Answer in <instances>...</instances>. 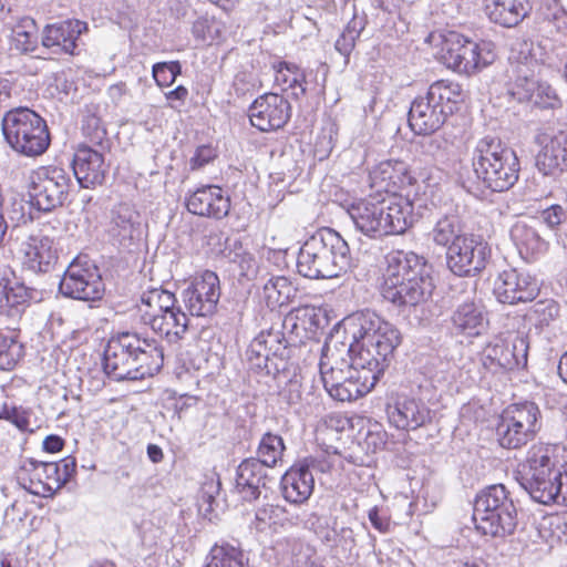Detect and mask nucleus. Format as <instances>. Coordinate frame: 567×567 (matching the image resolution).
Instances as JSON below:
<instances>
[{
  "label": "nucleus",
  "mask_w": 567,
  "mask_h": 567,
  "mask_svg": "<svg viewBox=\"0 0 567 567\" xmlns=\"http://www.w3.org/2000/svg\"><path fill=\"white\" fill-rule=\"evenodd\" d=\"M380 291L395 307H415L426 301L434 289L432 267L413 251L394 250L386 255Z\"/></svg>",
  "instance_id": "f257e3e1"
},
{
  "label": "nucleus",
  "mask_w": 567,
  "mask_h": 567,
  "mask_svg": "<svg viewBox=\"0 0 567 567\" xmlns=\"http://www.w3.org/2000/svg\"><path fill=\"white\" fill-rule=\"evenodd\" d=\"M163 363L164 349L158 341L133 331L113 336L103 354L104 372L115 381L153 377Z\"/></svg>",
  "instance_id": "f03ea898"
},
{
  "label": "nucleus",
  "mask_w": 567,
  "mask_h": 567,
  "mask_svg": "<svg viewBox=\"0 0 567 567\" xmlns=\"http://www.w3.org/2000/svg\"><path fill=\"white\" fill-rule=\"evenodd\" d=\"M409 195L370 194L350 203L346 210L355 230L369 238L402 235L414 223V206Z\"/></svg>",
  "instance_id": "7ed1b4c3"
},
{
  "label": "nucleus",
  "mask_w": 567,
  "mask_h": 567,
  "mask_svg": "<svg viewBox=\"0 0 567 567\" xmlns=\"http://www.w3.org/2000/svg\"><path fill=\"white\" fill-rule=\"evenodd\" d=\"M352 265L348 243L331 228H321L300 247L297 271L309 279L334 278Z\"/></svg>",
  "instance_id": "20e7f679"
},
{
  "label": "nucleus",
  "mask_w": 567,
  "mask_h": 567,
  "mask_svg": "<svg viewBox=\"0 0 567 567\" xmlns=\"http://www.w3.org/2000/svg\"><path fill=\"white\" fill-rule=\"evenodd\" d=\"M462 84L453 80L433 82L424 94L417 95L409 110V125L417 135H431L458 111L465 100Z\"/></svg>",
  "instance_id": "39448f33"
},
{
  "label": "nucleus",
  "mask_w": 567,
  "mask_h": 567,
  "mask_svg": "<svg viewBox=\"0 0 567 567\" xmlns=\"http://www.w3.org/2000/svg\"><path fill=\"white\" fill-rule=\"evenodd\" d=\"M476 179L492 192L511 189L518 181L520 164L516 152L496 136H484L472 152Z\"/></svg>",
  "instance_id": "423d86ee"
},
{
  "label": "nucleus",
  "mask_w": 567,
  "mask_h": 567,
  "mask_svg": "<svg viewBox=\"0 0 567 567\" xmlns=\"http://www.w3.org/2000/svg\"><path fill=\"white\" fill-rule=\"evenodd\" d=\"M473 520L485 536L506 537L515 532L517 511L505 485L487 486L476 495Z\"/></svg>",
  "instance_id": "0eeeda50"
},
{
  "label": "nucleus",
  "mask_w": 567,
  "mask_h": 567,
  "mask_svg": "<svg viewBox=\"0 0 567 567\" xmlns=\"http://www.w3.org/2000/svg\"><path fill=\"white\" fill-rule=\"evenodd\" d=\"M554 445L537 443L529 447L519 472V484L535 501L551 504L554 486L560 477L561 467Z\"/></svg>",
  "instance_id": "6e6552de"
},
{
  "label": "nucleus",
  "mask_w": 567,
  "mask_h": 567,
  "mask_svg": "<svg viewBox=\"0 0 567 567\" xmlns=\"http://www.w3.org/2000/svg\"><path fill=\"white\" fill-rule=\"evenodd\" d=\"M4 141L17 153L35 157L50 145V133L45 121L28 107L12 109L2 117Z\"/></svg>",
  "instance_id": "1a4fd4ad"
},
{
  "label": "nucleus",
  "mask_w": 567,
  "mask_h": 567,
  "mask_svg": "<svg viewBox=\"0 0 567 567\" xmlns=\"http://www.w3.org/2000/svg\"><path fill=\"white\" fill-rule=\"evenodd\" d=\"M542 427V412L532 401L509 404L496 426L498 443L504 449H519L534 440Z\"/></svg>",
  "instance_id": "9d476101"
},
{
  "label": "nucleus",
  "mask_w": 567,
  "mask_h": 567,
  "mask_svg": "<svg viewBox=\"0 0 567 567\" xmlns=\"http://www.w3.org/2000/svg\"><path fill=\"white\" fill-rule=\"evenodd\" d=\"M495 56L491 42H477L456 31L443 35L442 60L454 72L473 74L492 64Z\"/></svg>",
  "instance_id": "9b49d317"
},
{
  "label": "nucleus",
  "mask_w": 567,
  "mask_h": 567,
  "mask_svg": "<svg viewBox=\"0 0 567 567\" xmlns=\"http://www.w3.org/2000/svg\"><path fill=\"white\" fill-rule=\"evenodd\" d=\"M344 332L350 340H364L371 349L379 351L381 360H392L401 343V333L395 326L374 312H357L344 321Z\"/></svg>",
  "instance_id": "f8f14e48"
},
{
  "label": "nucleus",
  "mask_w": 567,
  "mask_h": 567,
  "mask_svg": "<svg viewBox=\"0 0 567 567\" xmlns=\"http://www.w3.org/2000/svg\"><path fill=\"white\" fill-rule=\"evenodd\" d=\"M330 347L326 342L321 348L319 362L320 380L327 393L334 401L351 402L367 393L374 383L364 377L351 362L342 367H333L329 359Z\"/></svg>",
  "instance_id": "ddd939ff"
},
{
  "label": "nucleus",
  "mask_w": 567,
  "mask_h": 567,
  "mask_svg": "<svg viewBox=\"0 0 567 567\" xmlns=\"http://www.w3.org/2000/svg\"><path fill=\"white\" fill-rule=\"evenodd\" d=\"M71 186L68 172L59 166H41L30 175L29 205L38 213H50L64 204Z\"/></svg>",
  "instance_id": "4468645a"
},
{
  "label": "nucleus",
  "mask_w": 567,
  "mask_h": 567,
  "mask_svg": "<svg viewBox=\"0 0 567 567\" xmlns=\"http://www.w3.org/2000/svg\"><path fill=\"white\" fill-rule=\"evenodd\" d=\"M59 290L72 299L96 301L103 297L104 286L96 265L86 256H79L64 271Z\"/></svg>",
  "instance_id": "2eb2a0df"
},
{
  "label": "nucleus",
  "mask_w": 567,
  "mask_h": 567,
  "mask_svg": "<svg viewBox=\"0 0 567 567\" xmlns=\"http://www.w3.org/2000/svg\"><path fill=\"white\" fill-rule=\"evenodd\" d=\"M491 257V247L480 235L464 234L449 246L446 264L460 277H472L485 269Z\"/></svg>",
  "instance_id": "dca6fc26"
},
{
  "label": "nucleus",
  "mask_w": 567,
  "mask_h": 567,
  "mask_svg": "<svg viewBox=\"0 0 567 567\" xmlns=\"http://www.w3.org/2000/svg\"><path fill=\"white\" fill-rule=\"evenodd\" d=\"M529 342L527 336L517 333L509 338H494L481 352L483 367L496 374L527 364Z\"/></svg>",
  "instance_id": "f3484780"
},
{
  "label": "nucleus",
  "mask_w": 567,
  "mask_h": 567,
  "mask_svg": "<svg viewBox=\"0 0 567 567\" xmlns=\"http://www.w3.org/2000/svg\"><path fill=\"white\" fill-rule=\"evenodd\" d=\"M330 467L324 457L309 456L296 462L281 477L285 499L292 504L306 502L313 492L315 474L326 473Z\"/></svg>",
  "instance_id": "a211bd4d"
},
{
  "label": "nucleus",
  "mask_w": 567,
  "mask_h": 567,
  "mask_svg": "<svg viewBox=\"0 0 567 567\" xmlns=\"http://www.w3.org/2000/svg\"><path fill=\"white\" fill-rule=\"evenodd\" d=\"M285 338L274 329L261 331L246 350V361L251 371L259 374H271L279 370L277 359L286 350Z\"/></svg>",
  "instance_id": "6ab92c4d"
},
{
  "label": "nucleus",
  "mask_w": 567,
  "mask_h": 567,
  "mask_svg": "<svg viewBox=\"0 0 567 567\" xmlns=\"http://www.w3.org/2000/svg\"><path fill=\"white\" fill-rule=\"evenodd\" d=\"M182 298L190 316H212L215 313L220 298L218 276L210 270L204 271L183 290Z\"/></svg>",
  "instance_id": "aec40b11"
},
{
  "label": "nucleus",
  "mask_w": 567,
  "mask_h": 567,
  "mask_svg": "<svg viewBox=\"0 0 567 567\" xmlns=\"http://www.w3.org/2000/svg\"><path fill=\"white\" fill-rule=\"evenodd\" d=\"M19 485L32 495L49 497L61 488L56 462L23 461L17 472Z\"/></svg>",
  "instance_id": "412c9836"
},
{
  "label": "nucleus",
  "mask_w": 567,
  "mask_h": 567,
  "mask_svg": "<svg viewBox=\"0 0 567 567\" xmlns=\"http://www.w3.org/2000/svg\"><path fill=\"white\" fill-rule=\"evenodd\" d=\"M250 124L260 132L284 127L291 117V105L277 93H265L257 97L248 110Z\"/></svg>",
  "instance_id": "4be33fe9"
},
{
  "label": "nucleus",
  "mask_w": 567,
  "mask_h": 567,
  "mask_svg": "<svg viewBox=\"0 0 567 567\" xmlns=\"http://www.w3.org/2000/svg\"><path fill=\"white\" fill-rule=\"evenodd\" d=\"M493 292L498 302L516 305L533 301L539 293V285L529 274L508 268L498 274Z\"/></svg>",
  "instance_id": "5701e85b"
},
{
  "label": "nucleus",
  "mask_w": 567,
  "mask_h": 567,
  "mask_svg": "<svg viewBox=\"0 0 567 567\" xmlns=\"http://www.w3.org/2000/svg\"><path fill=\"white\" fill-rule=\"evenodd\" d=\"M415 178L412 176L405 162L398 159L382 161L369 172V186L375 195H398L396 189L412 186Z\"/></svg>",
  "instance_id": "b1692460"
},
{
  "label": "nucleus",
  "mask_w": 567,
  "mask_h": 567,
  "mask_svg": "<svg viewBox=\"0 0 567 567\" xmlns=\"http://www.w3.org/2000/svg\"><path fill=\"white\" fill-rule=\"evenodd\" d=\"M72 169L82 188H94L104 183L109 165L100 151L86 144H80L73 154Z\"/></svg>",
  "instance_id": "393cba45"
},
{
  "label": "nucleus",
  "mask_w": 567,
  "mask_h": 567,
  "mask_svg": "<svg viewBox=\"0 0 567 567\" xmlns=\"http://www.w3.org/2000/svg\"><path fill=\"white\" fill-rule=\"evenodd\" d=\"M87 24L78 19H66L47 24L42 31V45L56 54L74 55L78 41Z\"/></svg>",
  "instance_id": "a878e982"
},
{
  "label": "nucleus",
  "mask_w": 567,
  "mask_h": 567,
  "mask_svg": "<svg viewBox=\"0 0 567 567\" xmlns=\"http://www.w3.org/2000/svg\"><path fill=\"white\" fill-rule=\"evenodd\" d=\"M186 207L194 215L220 220L229 214L230 197L221 187L206 185L188 195Z\"/></svg>",
  "instance_id": "bb28decb"
},
{
  "label": "nucleus",
  "mask_w": 567,
  "mask_h": 567,
  "mask_svg": "<svg viewBox=\"0 0 567 567\" xmlns=\"http://www.w3.org/2000/svg\"><path fill=\"white\" fill-rule=\"evenodd\" d=\"M388 417L399 430L414 431L425 426L432 420V411L420 399L400 396L393 404H388Z\"/></svg>",
  "instance_id": "cd10ccee"
},
{
  "label": "nucleus",
  "mask_w": 567,
  "mask_h": 567,
  "mask_svg": "<svg viewBox=\"0 0 567 567\" xmlns=\"http://www.w3.org/2000/svg\"><path fill=\"white\" fill-rule=\"evenodd\" d=\"M23 265L33 272H49L58 261V249L53 238L34 234L21 244Z\"/></svg>",
  "instance_id": "c85d7f7f"
},
{
  "label": "nucleus",
  "mask_w": 567,
  "mask_h": 567,
  "mask_svg": "<svg viewBox=\"0 0 567 567\" xmlns=\"http://www.w3.org/2000/svg\"><path fill=\"white\" fill-rule=\"evenodd\" d=\"M508 61L516 74V85L535 76L544 62V52L539 44L529 39L516 38L511 43Z\"/></svg>",
  "instance_id": "c756f323"
},
{
  "label": "nucleus",
  "mask_w": 567,
  "mask_h": 567,
  "mask_svg": "<svg viewBox=\"0 0 567 567\" xmlns=\"http://www.w3.org/2000/svg\"><path fill=\"white\" fill-rule=\"evenodd\" d=\"M487 326L485 307L475 298H467L458 303L451 315V329L455 334L478 337Z\"/></svg>",
  "instance_id": "7c9ffc66"
},
{
  "label": "nucleus",
  "mask_w": 567,
  "mask_h": 567,
  "mask_svg": "<svg viewBox=\"0 0 567 567\" xmlns=\"http://www.w3.org/2000/svg\"><path fill=\"white\" fill-rule=\"evenodd\" d=\"M269 481L267 468L255 460L248 457L240 462L236 471L235 492L245 502H252L259 498L261 489Z\"/></svg>",
  "instance_id": "2f4dec72"
},
{
  "label": "nucleus",
  "mask_w": 567,
  "mask_h": 567,
  "mask_svg": "<svg viewBox=\"0 0 567 567\" xmlns=\"http://www.w3.org/2000/svg\"><path fill=\"white\" fill-rule=\"evenodd\" d=\"M536 166L539 173L554 179L567 171V132L550 137L538 153Z\"/></svg>",
  "instance_id": "473e14b6"
},
{
  "label": "nucleus",
  "mask_w": 567,
  "mask_h": 567,
  "mask_svg": "<svg viewBox=\"0 0 567 567\" xmlns=\"http://www.w3.org/2000/svg\"><path fill=\"white\" fill-rule=\"evenodd\" d=\"M485 13L491 22L515 28L526 19L533 7L530 0H485Z\"/></svg>",
  "instance_id": "72a5a7b5"
},
{
  "label": "nucleus",
  "mask_w": 567,
  "mask_h": 567,
  "mask_svg": "<svg viewBox=\"0 0 567 567\" xmlns=\"http://www.w3.org/2000/svg\"><path fill=\"white\" fill-rule=\"evenodd\" d=\"M348 353L350 362L374 384H377L391 362L390 360H381L379 351L371 349L367 341L362 339L351 340Z\"/></svg>",
  "instance_id": "f704fd0d"
},
{
  "label": "nucleus",
  "mask_w": 567,
  "mask_h": 567,
  "mask_svg": "<svg viewBox=\"0 0 567 567\" xmlns=\"http://www.w3.org/2000/svg\"><path fill=\"white\" fill-rule=\"evenodd\" d=\"M509 235L520 257L527 261L547 251L548 243L534 227L524 221H516L512 226Z\"/></svg>",
  "instance_id": "c9c22d12"
},
{
  "label": "nucleus",
  "mask_w": 567,
  "mask_h": 567,
  "mask_svg": "<svg viewBox=\"0 0 567 567\" xmlns=\"http://www.w3.org/2000/svg\"><path fill=\"white\" fill-rule=\"evenodd\" d=\"M33 289L20 282L10 280L0 281V315L19 317L28 301L33 297Z\"/></svg>",
  "instance_id": "e433bc0d"
},
{
  "label": "nucleus",
  "mask_w": 567,
  "mask_h": 567,
  "mask_svg": "<svg viewBox=\"0 0 567 567\" xmlns=\"http://www.w3.org/2000/svg\"><path fill=\"white\" fill-rule=\"evenodd\" d=\"M516 86L523 89V92H513V95H517L519 101H532L536 106L544 110H555L561 105V101L556 93V90L548 83L537 82L535 76H530L528 80L519 82V85Z\"/></svg>",
  "instance_id": "4c0bfd02"
},
{
  "label": "nucleus",
  "mask_w": 567,
  "mask_h": 567,
  "mask_svg": "<svg viewBox=\"0 0 567 567\" xmlns=\"http://www.w3.org/2000/svg\"><path fill=\"white\" fill-rule=\"evenodd\" d=\"M189 319L187 315L181 310H174L168 315H163L162 318L153 316V320L148 322L152 331L168 343H177L182 340L188 329Z\"/></svg>",
  "instance_id": "58836bf2"
},
{
  "label": "nucleus",
  "mask_w": 567,
  "mask_h": 567,
  "mask_svg": "<svg viewBox=\"0 0 567 567\" xmlns=\"http://www.w3.org/2000/svg\"><path fill=\"white\" fill-rule=\"evenodd\" d=\"M140 226V213L131 204L121 203L111 210L110 233L113 236L133 238Z\"/></svg>",
  "instance_id": "ea45409f"
},
{
  "label": "nucleus",
  "mask_w": 567,
  "mask_h": 567,
  "mask_svg": "<svg viewBox=\"0 0 567 567\" xmlns=\"http://www.w3.org/2000/svg\"><path fill=\"white\" fill-rule=\"evenodd\" d=\"M275 68V82L284 92H289L295 99L306 93L305 73L293 63L279 62Z\"/></svg>",
  "instance_id": "a19ab883"
},
{
  "label": "nucleus",
  "mask_w": 567,
  "mask_h": 567,
  "mask_svg": "<svg viewBox=\"0 0 567 567\" xmlns=\"http://www.w3.org/2000/svg\"><path fill=\"white\" fill-rule=\"evenodd\" d=\"M462 233V223L457 214L445 213L440 215L430 231V236L435 245L446 247L457 241Z\"/></svg>",
  "instance_id": "79ce46f5"
},
{
  "label": "nucleus",
  "mask_w": 567,
  "mask_h": 567,
  "mask_svg": "<svg viewBox=\"0 0 567 567\" xmlns=\"http://www.w3.org/2000/svg\"><path fill=\"white\" fill-rule=\"evenodd\" d=\"M368 24L367 16L364 13H353L351 20L343 28L340 35L334 42V49L344 58V65H348L350 55L353 52L357 41L361 37Z\"/></svg>",
  "instance_id": "37998d69"
},
{
  "label": "nucleus",
  "mask_w": 567,
  "mask_h": 567,
  "mask_svg": "<svg viewBox=\"0 0 567 567\" xmlns=\"http://www.w3.org/2000/svg\"><path fill=\"white\" fill-rule=\"evenodd\" d=\"M205 567H246L248 558L240 547L223 542L215 544L207 556Z\"/></svg>",
  "instance_id": "c03bdc74"
},
{
  "label": "nucleus",
  "mask_w": 567,
  "mask_h": 567,
  "mask_svg": "<svg viewBox=\"0 0 567 567\" xmlns=\"http://www.w3.org/2000/svg\"><path fill=\"white\" fill-rule=\"evenodd\" d=\"M296 295V288L284 276L270 277L262 287V298L271 309L287 305Z\"/></svg>",
  "instance_id": "a18cd8bd"
},
{
  "label": "nucleus",
  "mask_w": 567,
  "mask_h": 567,
  "mask_svg": "<svg viewBox=\"0 0 567 567\" xmlns=\"http://www.w3.org/2000/svg\"><path fill=\"white\" fill-rule=\"evenodd\" d=\"M560 307L554 299L536 301L525 315L527 322L542 332L559 318Z\"/></svg>",
  "instance_id": "49530a36"
},
{
  "label": "nucleus",
  "mask_w": 567,
  "mask_h": 567,
  "mask_svg": "<svg viewBox=\"0 0 567 567\" xmlns=\"http://www.w3.org/2000/svg\"><path fill=\"white\" fill-rule=\"evenodd\" d=\"M286 450L284 439L274 433H265L257 447V457L266 468H272L282 460Z\"/></svg>",
  "instance_id": "de8ad7c7"
},
{
  "label": "nucleus",
  "mask_w": 567,
  "mask_h": 567,
  "mask_svg": "<svg viewBox=\"0 0 567 567\" xmlns=\"http://www.w3.org/2000/svg\"><path fill=\"white\" fill-rule=\"evenodd\" d=\"M173 292L163 288H150L141 295L138 311L142 322L146 326L153 320L154 313L164 303H169Z\"/></svg>",
  "instance_id": "09e8293b"
},
{
  "label": "nucleus",
  "mask_w": 567,
  "mask_h": 567,
  "mask_svg": "<svg viewBox=\"0 0 567 567\" xmlns=\"http://www.w3.org/2000/svg\"><path fill=\"white\" fill-rule=\"evenodd\" d=\"M14 49L22 52H32L38 45L37 24L30 17L22 18L12 30Z\"/></svg>",
  "instance_id": "8fccbe9b"
},
{
  "label": "nucleus",
  "mask_w": 567,
  "mask_h": 567,
  "mask_svg": "<svg viewBox=\"0 0 567 567\" xmlns=\"http://www.w3.org/2000/svg\"><path fill=\"white\" fill-rule=\"evenodd\" d=\"M229 261L237 266L239 275L247 279H252L258 272V261L255 256L245 250L239 243L227 255Z\"/></svg>",
  "instance_id": "3c124183"
},
{
  "label": "nucleus",
  "mask_w": 567,
  "mask_h": 567,
  "mask_svg": "<svg viewBox=\"0 0 567 567\" xmlns=\"http://www.w3.org/2000/svg\"><path fill=\"white\" fill-rule=\"evenodd\" d=\"M22 355V346L13 336L0 333V370H11Z\"/></svg>",
  "instance_id": "603ef678"
},
{
  "label": "nucleus",
  "mask_w": 567,
  "mask_h": 567,
  "mask_svg": "<svg viewBox=\"0 0 567 567\" xmlns=\"http://www.w3.org/2000/svg\"><path fill=\"white\" fill-rule=\"evenodd\" d=\"M181 73L182 65L178 61L157 62L152 68L153 79L159 87H167L174 84Z\"/></svg>",
  "instance_id": "864d4df0"
},
{
  "label": "nucleus",
  "mask_w": 567,
  "mask_h": 567,
  "mask_svg": "<svg viewBox=\"0 0 567 567\" xmlns=\"http://www.w3.org/2000/svg\"><path fill=\"white\" fill-rule=\"evenodd\" d=\"M192 33L200 42H213L220 35L219 24L213 17H199L193 23Z\"/></svg>",
  "instance_id": "5fc2aeb1"
},
{
  "label": "nucleus",
  "mask_w": 567,
  "mask_h": 567,
  "mask_svg": "<svg viewBox=\"0 0 567 567\" xmlns=\"http://www.w3.org/2000/svg\"><path fill=\"white\" fill-rule=\"evenodd\" d=\"M31 411L21 406H12L3 409V417L14 424L22 432H33L34 427L31 425L30 417Z\"/></svg>",
  "instance_id": "6e6d98bb"
},
{
  "label": "nucleus",
  "mask_w": 567,
  "mask_h": 567,
  "mask_svg": "<svg viewBox=\"0 0 567 567\" xmlns=\"http://www.w3.org/2000/svg\"><path fill=\"white\" fill-rule=\"evenodd\" d=\"M303 384L298 378L290 379L280 391V398L291 406H303Z\"/></svg>",
  "instance_id": "4d7b16f0"
},
{
  "label": "nucleus",
  "mask_w": 567,
  "mask_h": 567,
  "mask_svg": "<svg viewBox=\"0 0 567 567\" xmlns=\"http://www.w3.org/2000/svg\"><path fill=\"white\" fill-rule=\"evenodd\" d=\"M259 85L258 79L250 72L237 73L233 82V89L237 96L252 94L259 89Z\"/></svg>",
  "instance_id": "13d9d810"
},
{
  "label": "nucleus",
  "mask_w": 567,
  "mask_h": 567,
  "mask_svg": "<svg viewBox=\"0 0 567 567\" xmlns=\"http://www.w3.org/2000/svg\"><path fill=\"white\" fill-rule=\"evenodd\" d=\"M542 218L549 228H559L567 224V208L555 204L542 212Z\"/></svg>",
  "instance_id": "bf43d9fd"
},
{
  "label": "nucleus",
  "mask_w": 567,
  "mask_h": 567,
  "mask_svg": "<svg viewBox=\"0 0 567 567\" xmlns=\"http://www.w3.org/2000/svg\"><path fill=\"white\" fill-rule=\"evenodd\" d=\"M424 152L434 158L444 157L449 147V142L440 135L430 136L422 144Z\"/></svg>",
  "instance_id": "052dcab7"
},
{
  "label": "nucleus",
  "mask_w": 567,
  "mask_h": 567,
  "mask_svg": "<svg viewBox=\"0 0 567 567\" xmlns=\"http://www.w3.org/2000/svg\"><path fill=\"white\" fill-rule=\"evenodd\" d=\"M217 156L216 150L212 145H200L196 148L189 165L192 169H199Z\"/></svg>",
  "instance_id": "680f3d73"
},
{
  "label": "nucleus",
  "mask_w": 567,
  "mask_h": 567,
  "mask_svg": "<svg viewBox=\"0 0 567 567\" xmlns=\"http://www.w3.org/2000/svg\"><path fill=\"white\" fill-rule=\"evenodd\" d=\"M371 525L380 533H388L391 527L390 518L378 506H373L368 512Z\"/></svg>",
  "instance_id": "e2e57ef3"
},
{
  "label": "nucleus",
  "mask_w": 567,
  "mask_h": 567,
  "mask_svg": "<svg viewBox=\"0 0 567 567\" xmlns=\"http://www.w3.org/2000/svg\"><path fill=\"white\" fill-rule=\"evenodd\" d=\"M56 466H59V476L61 481V487L68 483L76 471V461L73 456H66L60 462H56Z\"/></svg>",
  "instance_id": "0e129e2a"
},
{
  "label": "nucleus",
  "mask_w": 567,
  "mask_h": 567,
  "mask_svg": "<svg viewBox=\"0 0 567 567\" xmlns=\"http://www.w3.org/2000/svg\"><path fill=\"white\" fill-rule=\"evenodd\" d=\"M554 499L551 504H559L567 506V468L561 470L560 477L557 478L554 486Z\"/></svg>",
  "instance_id": "69168bd1"
},
{
  "label": "nucleus",
  "mask_w": 567,
  "mask_h": 567,
  "mask_svg": "<svg viewBox=\"0 0 567 567\" xmlns=\"http://www.w3.org/2000/svg\"><path fill=\"white\" fill-rule=\"evenodd\" d=\"M219 492V482L218 481H209L205 482L200 488V501L206 503L212 509L213 503L215 502V495Z\"/></svg>",
  "instance_id": "338daca9"
},
{
  "label": "nucleus",
  "mask_w": 567,
  "mask_h": 567,
  "mask_svg": "<svg viewBox=\"0 0 567 567\" xmlns=\"http://www.w3.org/2000/svg\"><path fill=\"white\" fill-rule=\"evenodd\" d=\"M365 444L372 452L382 450L386 444V434L382 431H369L365 436Z\"/></svg>",
  "instance_id": "774afa93"
}]
</instances>
